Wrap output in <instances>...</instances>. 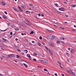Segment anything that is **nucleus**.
<instances>
[{"label":"nucleus","instance_id":"a18cd8bd","mask_svg":"<svg viewBox=\"0 0 76 76\" xmlns=\"http://www.w3.org/2000/svg\"><path fill=\"white\" fill-rule=\"evenodd\" d=\"M4 13H5V14H6V15H7V12L6 11H5L4 12Z\"/></svg>","mask_w":76,"mask_h":76},{"label":"nucleus","instance_id":"79ce46f5","mask_svg":"<svg viewBox=\"0 0 76 76\" xmlns=\"http://www.w3.org/2000/svg\"><path fill=\"white\" fill-rule=\"evenodd\" d=\"M76 30L75 29H72V31H76Z\"/></svg>","mask_w":76,"mask_h":76},{"label":"nucleus","instance_id":"cd10ccee","mask_svg":"<svg viewBox=\"0 0 76 76\" xmlns=\"http://www.w3.org/2000/svg\"><path fill=\"white\" fill-rule=\"evenodd\" d=\"M40 61H41V62H43L44 63V59H42L40 60Z\"/></svg>","mask_w":76,"mask_h":76},{"label":"nucleus","instance_id":"e2e57ef3","mask_svg":"<svg viewBox=\"0 0 76 76\" xmlns=\"http://www.w3.org/2000/svg\"><path fill=\"white\" fill-rule=\"evenodd\" d=\"M61 75L62 76H64V74H61Z\"/></svg>","mask_w":76,"mask_h":76},{"label":"nucleus","instance_id":"680f3d73","mask_svg":"<svg viewBox=\"0 0 76 76\" xmlns=\"http://www.w3.org/2000/svg\"><path fill=\"white\" fill-rule=\"evenodd\" d=\"M37 67H38L39 68H41V67L40 66H38Z\"/></svg>","mask_w":76,"mask_h":76},{"label":"nucleus","instance_id":"58836bf2","mask_svg":"<svg viewBox=\"0 0 76 76\" xmlns=\"http://www.w3.org/2000/svg\"><path fill=\"white\" fill-rule=\"evenodd\" d=\"M27 56L28 57H29V56H30V55H29V54H27Z\"/></svg>","mask_w":76,"mask_h":76},{"label":"nucleus","instance_id":"ddd939ff","mask_svg":"<svg viewBox=\"0 0 76 76\" xmlns=\"http://www.w3.org/2000/svg\"><path fill=\"white\" fill-rule=\"evenodd\" d=\"M23 64L25 66V67H26V68H28V65H27L25 64V63H23Z\"/></svg>","mask_w":76,"mask_h":76},{"label":"nucleus","instance_id":"bb28decb","mask_svg":"<svg viewBox=\"0 0 76 76\" xmlns=\"http://www.w3.org/2000/svg\"><path fill=\"white\" fill-rule=\"evenodd\" d=\"M17 50L18 51H21V50H20V49H19L18 48L17 49Z\"/></svg>","mask_w":76,"mask_h":76},{"label":"nucleus","instance_id":"338daca9","mask_svg":"<svg viewBox=\"0 0 76 76\" xmlns=\"http://www.w3.org/2000/svg\"><path fill=\"white\" fill-rule=\"evenodd\" d=\"M32 43H35V42L34 41H32Z\"/></svg>","mask_w":76,"mask_h":76},{"label":"nucleus","instance_id":"37998d69","mask_svg":"<svg viewBox=\"0 0 76 76\" xmlns=\"http://www.w3.org/2000/svg\"><path fill=\"white\" fill-rule=\"evenodd\" d=\"M53 26H54L55 27H56V28H57V27H58V26H56V25H53Z\"/></svg>","mask_w":76,"mask_h":76},{"label":"nucleus","instance_id":"864d4df0","mask_svg":"<svg viewBox=\"0 0 76 76\" xmlns=\"http://www.w3.org/2000/svg\"><path fill=\"white\" fill-rule=\"evenodd\" d=\"M55 76H58V75H57V73L55 74Z\"/></svg>","mask_w":76,"mask_h":76},{"label":"nucleus","instance_id":"c756f323","mask_svg":"<svg viewBox=\"0 0 76 76\" xmlns=\"http://www.w3.org/2000/svg\"><path fill=\"white\" fill-rule=\"evenodd\" d=\"M24 61L26 62V63H27L28 64H29V65L30 64V63L29 62H28L26 61Z\"/></svg>","mask_w":76,"mask_h":76},{"label":"nucleus","instance_id":"6e6d98bb","mask_svg":"<svg viewBox=\"0 0 76 76\" xmlns=\"http://www.w3.org/2000/svg\"><path fill=\"white\" fill-rule=\"evenodd\" d=\"M12 8H13L14 10H15L16 9V8L15 7H12Z\"/></svg>","mask_w":76,"mask_h":76},{"label":"nucleus","instance_id":"3c124183","mask_svg":"<svg viewBox=\"0 0 76 76\" xmlns=\"http://www.w3.org/2000/svg\"><path fill=\"white\" fill-rule=\"evenodd\" d=\"M42 44H43V45H45V43H44V42H42Z\"/></svg>","mask_w":76,"mask_h":76},{"label":"nucleus","instance_id":"9b49d317","mask_svg":"<svg viewBox=\"0 0 76 76\" xmlns=\"http://www.w3.org/2000/svg\"><path fill=\"white\" fill-rule=\"evenodd\" d=\"M71 53H75V51L74 50L72 49L71 50Z\"/></svg>","mask_w":76,"mask_h":76},{"label":"nucleus","instance_id":"0eeeda50","mask_svg":"<svg viewBox=\"0 0 76 76\" xmlns=\"http://www.w3.org/2000/svg\"><path fill=\"white\" fill-rule=\"evenodd\" d=\"M2 17L3 18H4V19H7V18L5 15H3Z\"/></svg>","mask_w":76,"mask_h":76},{"label":"nucleus","instance_id":"69168bd1","mask_svg":"<svg viewBox=\"0 0 76 76\" xmlns=\"http://www.w3.org/2000/svg\"><path fill=\"white\" fill-rule=\"evenodd\" d=\"M41 16H44V14H41Z\"/></svg>","mask_w":76,"mask_h":76},{"label":"nucleus","instance_id":"72a5a7b5","mask_svg":"<svg viewBox=\"0 0 76 76\" xmlns=\"http://www.w3.org/2000/svg\"><path fill=\"white\" fill-rule=\"evenodd\" d=\"M39 39H42V37L41 36H40L39 37Z\"/></svg>","mask_w":76,"mask_h":76},{"label":"nucleus","instance_id":"39448f33","mask_svg":"<svg viewBox=\"0 0 76 76\" xmlns=\"http://www.w3.org/2000/svg\"><path fill=\"white\" fill-rule=\"evenodd\" d=\"M59 10H61V11H64V8L63 7H61L59 8Z\"/></svg>","mask_w":76,"mask_h":76},{"label":"nucleus","instance_id":"f704fd0d","mask_svg":"<svg viewBox=\"0 0 76 76\" xmlns=\"http://www.w3.org/2000/svg\"><path fill=\"white\" fill-rule=\"evenodd\" d=\"M19 56L18 55H17V57H16V58H19Z\"/></svg>","mask_w":76,"mask_h":76},{"label":"nucleus","instance_id":"7ed1b4c3","mask_svg":"<svg viewBox=\"0 0 76 76\" xmlns=\"http://www.w3.org/2000/svg\"><path fill=\"white\" fill-rule=\"evenodd\" d=\"M48 44L49 45H50V47H53V44L51 43V42H49L48 43Z\"/></svg>","mask_w":76,"mask_h":76},{"label":"nucleus","instance_id":"473e14b6","mask_svg":"<svg viewBox=\"0 0 76 76\" xmlns=\"http://www.w3.org/2000/svg\"><path fill=\"white\" fill-rule=\"evenodd\" d=\"M24 51H25V52H26V53H28V50H24Z\"/></svg>","mask_w":76,"mask_h":76},{"label":"nucleus","instance_id":"49530a36","mask_svg":"<svg viewBox=\"0 0 76 76\" xmlns=\"http://www.w3.org/2000/svg\"><path fill=\"white\" fill-rule=\"evenodd\" d=\"M25 41L26 42H28V40L27 39H25Z\"/></svg>","mask_w":76,"mask_h":76},{"label":"nucleus","instance_id":"f3484780","mask_svg":"<svg viewBox=\"0 0 76 76\" xmlns=\"http://www.w3.org/2000/svg\"><path fill=\"white\" fill-rule=\"evenodd\" d=\"M26 24L27 25H30V22H29L28 21L27 22V23Z\"/></svg>","mask_w":76,"mask_h":76},{"label":"nucleus","instance_id":"c85d7f7f","mask_svg":"<svg viewBox=\"0 0 76 76\" xmlns=\"http://www.w3.org/2000/svg\"><path fill=\"white\" fill-rule=\"evenodd\" d=\"M34 31H31V33H30V34H34Z\"/></svg>","mask_w":76,"mask_h":76},{"label":"nucleus","instance_id":"412c9836","mask_svg":"<svg viewBox=\"0 0 76 76\" xmlns=\"http://www.w3.org/2000/svg\"><path fill=\"white\" fill-rule=\"evenodd\" d=\"M33 55H34V56H37V53H33Z\"/></svg>","mask_w":76,"mask_h":76},{"label":"nucleus","instance_id":"4c0bfd02","mask_svg":"<svg viewBox=\"0 0 76 76\" xmlns=\"http://www.w3.org/2000/svg\"><path fill=\"white\" fill-rule=\"evenodd\" d=\"M58 63L60 65V64H61V63H60V62H59V61H58Z\"/></svg>","mask_w":76,"mask_h":76},{"label":"nucleus","instance_id":"6e6552de","mask_svg":"<svg viewBox=\"0 0 76 76\" xmlns=\"http://www.w3.org/2000/svg\"><path fill=\"white\" fill-rule=\"evenodd\" d=\"M43 63H48V60L46 59H44Z\"/></svg>","mask_w":76,"mask_h":76},{"label":"nucleus","instance_id":"423d86ee","mask_svg":"<svg viewBox=\"0 0 76 76\" xmlns=\"http://www.w3.org/2000/svg\"><path fill=\"white\" fill-rule=\"evenodd\" d=\"M18 8H19V10H20V12H23V10H22V9H21V8H20V7L19 6H18Z\"/></svg>","mask_w":76,"mask_h":76},{"label":"nucleus","instance_id":"393cba45","mask_svg":"<svg viewBox=\"0 0 76 76\" xmlns=\"http://www.w3.org/2000/svg\"><path fill=\"white\" fill-rule=\"evenodd\" d=\"M56 43L60 44V41L58 40L57 42H56Z\"/></svg>","mask_w":76,"mask_h":76},{"label":"nucleus","instance_id":"603ef678","mask_svg":"<svg viewBox=\"0 0 76 76\" xmlns=\"http://www.w3.org/2000/svg\"><path fill=\"white\" fill-rule=\"evenodd\" d=\"M6 30H7V29H6L5 30H1V31H6Z\"/></svg>","mask_w":76,"mask_h":76},{"label":"nucleus","instance_id":"a878e982","mask_svg":"<svg viewBox=\"0 0 76 76\" xmlns=\"http://www.w3.org/2000/svg\"><path fill=\"white\" fill-rule=\"evenodd\" d=\"M15 10L16 12H18V11H19L18 10V9H17L16 8H15Z\"/></svg>","mask_w":76,"mask_h":76},{"label":"nucleus","instance_id":"8fccbe9b","mask_svg":"<svg viewBox=\"0 0 76 76\" xmlns=\"http://www.w3.org/2000/svg\"><path fill=\"white\" fill-rule=\"evenodd\" d=\"M29 59L30 60H31V56H30L29 57H28Z\"/></svg>","mask_w":76,"mask_h":76},{"label":"nucleus","instance_id":"4be33fe9","mask_svg":"<svg viewBox=\"0 0 76 76\" xmlns=\"http://www.w3.org/2000/svg\"><path fill=\"white\" fill-rule=\"evenodd\" d=\"M57 13H59V14H60V13H61V12H60L58 11H56Z\"/></svg>","mask_w":76,"mask_h":76},{"label":"nucleus","instance_id":"c03bdc74","mask_svg":"<svg viewBox=\"0 0 76 76\" xmlns=\"http://www.w3.org/2000/svg\"><path fill=\"white\" fill-rule=\"evenodd\" d=\"M10 34L11 35H13V33H12V32H10Z\"/></svg>","mask_w":76,"mask_h":76},{"label":"nucleus","instance_id":"4468645a","mask_svg":"<svg viewBox=\"0 0 76 76\" xmlns=\"http://www.w3.org/2000/svg\"><path fill=\"white\" fill-rule=\"evenodd\" d=\"M26 13L27 14H29V13H30V11H26Z\"/></svg>","mask_w":76,"mask_h":76},{"label":"nucleus","instance_id":"b1692460","mask_svg":"<svg viewBox=\"0 0 76 76\" xmlns=\"http://www.w3.org/2000/svg\"><path fill=\"white\" fill-rule=\"evenodd\" d=\"M15 31H19V28H15Z\"/></svg>","mask_w":76,"mask_h":76},{"label":"nucleus","instance_id":"dca6fc26","mask_svg":"<svg viewBox=\"0 0 76 76\" xmlns=\"http://www.w3.org/2000/svg\"><path fill=\"white\" fill-rule=\"evenodd\" d=\"M47 31H48V32H53V31L48 30V29L47 30Z\"/></svg>","mask_w":76,"mask_h":76},{"label":"nucleus","instance_id":"f03ea898","mask_svg":"<svg viewBox=\"0 0 76 76\" xmlns=\"http://www.w3.org/2000/svg\"><path fill=\"white\" fill-rule=\"evenodd\" d=\"M15 57V55L14 54H11L8 55V58H11L12 57Z\"/></svg>","mask_w":76,"mask_h":76},{"label":"nucleus","instance_id":"5fc2aeb1","mask_svg":"<svg viewBox=\"0 0 76 76\" xmlns=\"http://www.w3.org/2000/svg\"><path fill=\"white\" fill-rule=\"evenodd\" d=\"M38 16H41V14H40V13L38 14Z\"/></svg>","mask_w":76,"mask_h":76},{"label":"nucleus","instance_id":"f8f14e48","mask_svg":"<svg viewBox=\"0 0 76 76\" xmlns=\"http://www.w3.org/2000/svg\"><path fill=\"white\" fill-rule=\"evenodd\" d=\"M28 21V20L26 19H25L24 20V23H26V24Z\"/></svg>","mask_w":76,"mask_h":76},{"label":"nucleus","instance_id":"aec40b11","mask_svg":"<svg viewBox=\"0 0 76 76\" xmlns=\"http://www.w3.org/2000/svg\"><path fill=\"white\" fill-rule=\"evenodd\" d=\"M2 40H3V41H6V40H7V39H4V38H2Z\"/></svg>","mask_w":76,"mask_h":76},{"label":"nucleus","instance_id":"bf43d9fd","mask_svg":"<svg viewBox=\"0 0 76 76\" xmlns=\"http://www.w3.org/2000/svg\"><path fill=\"white\" fill-rule=\"evenodd\" d=\"M21 34L22 35H24V34H23V33H21Z\"/></svg>","mask_w":76,"mask_h":76},{"label":"nucleus","instance_id":"c9c22d12","mask_svg":"<svg viewBox=\"0 0 76 76\" xmlns=\"http://www.w3.org/2000/svg\"><path fill=\"white\" fill-rule=\"evenodd\" d=\"M45 48L46 49V50H48V48H47L46 46H45Z\"/></svg>","mask_w":76,"mask_h":76},{"label":"nucleus","instance_id":"a19ab883","mask_svg":"<svg viewBox=\"0 0 76 76\" xmlns=\"http://www.w3.org/2000/svg\"><path fill=\"white\" fill-rule=\"evenodd\" d=\"M44 71H46V72H48V71L47 70V69H44Z\"/></svg>","mask_w":76,"mask_h":76},{"label":"nucleus","instance_id":"774afa93","mask_svg":"<svg viewBox=\"0 0 76 76\" xmlns=\"http://www.w3.org/2000/svg\"><path fill=\"white\" fill-rule=\"evenodd\" d=\"M74 27H75V28H76V25H74Z\"/></svg>","mask_w":76,"mask_h":76},{"label":"nucleus","instance_id":"09e8293b","mask_svg":"<svg viewBox=\"0 0 76 76\" xmlns=\"http://www.w3.org/2000/svg\"><path fill=\"white\" fill-rule=\"evenodd\" d=\"M66 54L68 56H69V53L67 52Z\"/></svg>","mask_w":76,"mask_h":76},{"label":"nucleus","instance_id":"f257e3e1","mask_svg":"<svg viewBox=\"0 0 76 76\" xmlns=\"http://www.w3.org/2000/svg\"><path fill=\"white\" fill-rule=\"evenodd\" d=\"M67 72H68V73H69V74H71V75H75V73L74 72H73L67 70Z\"/></svg>","mask_w":76,"mask_h":76},{"label":"nucleus","instance_id":"9d476101","mask_svg":"<svg viewBox=\"0 0 76 76\" xmlns=\"http://www.w3.org/2000/svg\"><path fill=\"white\" fill-rule=\"evenodd\" d=\"M1 4H2V5H4V6H5V5H6V4H5L4 2H3L2 1H1Z\"/></svg>","mask_w":76,"mask_h":76},{"label":"nucleus","instance_id":"de8ad7c7","mask_svg":"<svg viewBox=\"0 0 76 76\" xmlns=\"http://www.w3.org/2000/svg\"><path fill=\"white\" fill-rule=\"evenodd\" d=\"M33 60L34 61H37V60L36 59L33 58Z\"/></svg>","mask_w":76,"mask_h":76},{"label":"nucleus","instance_id":"1a4fd4ad","mask_svg":"<svg viewBox=\"0 0 76 76\" xmlns=\"http://www.w3.org/2000/svg\"><path fill=\"white\" fill-rule=\"evenodd\" d=\"M55 38V36H51V38H50V39H54Z\"/></svg>","mask_w":76,"mask_h":76},{"label":"nucleus","instance_id":"2f4dec72","mask_svg":"<svg viewBox=\"0 0 76 76\" xmlns=\"http://www.w3.org/2000/svg\"><path fill=\"white\" fill-rule=\"evenodd\" d=\"M29 5L31 7H32V6H33V5L32 4H29Z\"/></svg>","mask_w":76,"mask_h":76},{"label":"nucleus","instance_id":"6ab92c4d","mask_svg":"<svg viewBox=\"0 0 76 76\" xmlns=\"http://www.w3.org/2000/svg\"><path fill=\"white\" fill-rule=\"evenodd\" d=\"M62 64H61L59 65V66L60 67L61 69H63V67H62Z\"/></svg>","mask_w":76,"mask_h":76},{"label":"nucleus","instance_id":"ea45409f","mask_svg":"<svg viewBox=\"0 0 76 76\" xmlns=\"http://www.w3.org/2000/svg\"><path fill=\"white\" fill-rule=\"evenodd\" d=\"M55 6H58V4H56V3L55 4Z\"/></svg>","mask_w":76,"mask_h":76},{"label":"nucleus","instance_id":"5701e85b","mask_svg":"<svg viewBox=\"0 0 76 76\" xmlns=\"http://www.w3.org/2000/svg\"><path fill=\"white\" fill-rule=\"evenodd\" d=\"M59 28H61V29H63L64 30L65 29V28L61 27H59Z\"/></svg>","mask_w":76,"mask_h":76},{"label":"nucleus","instance_id":"13d9d810","mask_svg":"<svg viewBox=\"0 0 76 76\" xmlns=\"http://www.w3.org/2000/svg\"><path fill=\"white\" fill-rule=\"evenodd\" d=\"M15 40L16 41H18V39L17 38H15Z\"/></svg>","mask_w":76,"mask_h":76},{"label":"nucleus","instance_id":"0e129e2a","mask_svg":"<svg viewBox=\"0 0 76 76\" xmlns=\"http://www.w3.org/2000/svg\"><path fill=\"white\" fill-rule=\"evenodd\" d=\"M64 4H66L67 3V2H64Z\"/></svg>","mask_w":76,"mask_h":76},{"label":"nucleus","instance_id":"20e7f679","mask_svg":"<svg viewBox=\"0 0 76 76\" xmlns=\"http://www.w3.org/2000/svg\"><path fill=\"white\" fill-rule=\"evenodd\" d=\"M49 53L50 54H51V55H53V51H52V50H51L50 49H49Z\"/></svg>","mask_w":76,"mask_h":76},{"label":"nucleus","instance_id":"7c9ffc66","mask_svg":"<svg viewBox=\"0 0 76 76\" xmlns=\"http://www.w3.org/2000/svg\"><path fill=\"white\" fill-rule=\"evenodd\" d=\"M76 5L75 4L73 5L72 7H76Z\"/></svg>","mask_w":76,"mask_h":76},{"label":"nucleus","instance_id":"052dcab7","mask_svg":"<svg viewBox=\"0 0 76 76\" xmlns=\"http://www.w3.org/2000/svg\"><path fill=\"white\" fill-rule=\"evenodd\" d=\"M61 42L62 44H64V42L61 41Z\"/></svg>","mask_w":76,"mask_h":76},{"label":"nucleus","instance_id":"e433bc0d","mask_svg":"<svg viewBox=\"0 0 76 76\" xmlns=\"http://www.w3.org/2000/svg\"><path fill=\"white\" fill-rule=\"evenodd\" d=\"M48 37L49 39H50V38H51V36H48Z\"/></svg>","mask_w":76,"mask_h":76},{"label":"nucleus","instance_id":"2eb2a0df","mask_svg":"<svg viewBox=\"0 0 76 76\" xmlns=\"http://www.w3.org/2000/svg\"><path fill=\"white\" fill-rule=\"evenodd\" d=\"M37 45L38 46H39V47L41 46V45L40 44V43L39 42H37Z\"/></svg>","mask_w":76,"mask_h":76},{"label":"nucleus","instance_id":"a211bd4d","mask_svg":"<svg viewBox=\"0 0 76 76\" xmlns=\"http://www.w3.org/2000/svg\"><path fill=\"white\" fill-rule=\"evenodd\" d=\"M22 8L23 9H25L26 8V6L25 5H23L22 6Z\"/></svg>","mask_w":76,"mask_h":76},{"label":"nucleus","instance_id":"4d7b16f0","mask_svg":"<svg viewBox=\"0 0 76 76\" xmlns=\"http://www.w3.org/2000/svg\"><path fill=\"white\" fill-rule=\"evenodd\" d=\"M62 39H63V40H64V37H62Z\"/></svg>","mask_w":76,"mask_h":76}]
</instances>
